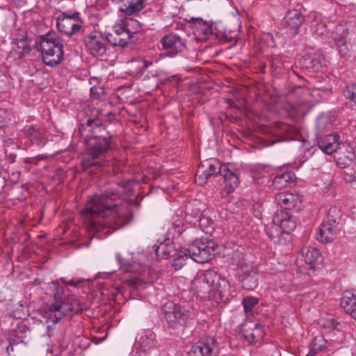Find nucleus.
<instances>
[{"label": "nucleus", "instance_id": "obj_24", "mask_svg": "<svg viewBox=\"0 0 356 356\" xmlns=\"http://www.w3.org/2000/svg\"><path fill=\"white\" fill-rule=\"evenodd\" d=\"M275 200L286 210L295 209L301 204V199L298 195L291 193H278L275 196Z\"/></svg>", "mask_w": 356, "mask_h": 356}, {"label": "nucleus", "instance_id": "obj_45", "mask_svg": "<svg viewBox=\"0 0 356 356\" xmlns=\"http://www.w3.org/2000/svg\"><path fill=\"white\" fill-rule=\"evenodd\" d=\"M343 179L346 183H353L355 182V177L353 176V172H343Z\"/></svg>", "mask_w": 356, "mask_h": 356}, {"label": "nucleus", "instance_id": "obj_3", "mask_svg": "<svg viewBox=\"0 0 356 356\" xmlns=\"http://www.w3.org/2000/svg\"><path fill=\"white\" fill-rule=\"evenodd\" d=\"M38 49L40 51L43 62L47 65H56L63 59V44L53 34H47L42 37Z\"/></svg>", "mask_w": 356, "mask_h": 356}, {"label": "nucleus", "instance_id": "obj_30", "mask_svg": "<svg viewBox=\"0 0 356 356\" xmlns=\"http://www.w3.org/2000/svg\"><path fill=\"white\" fill-rule=\"evenodd\" d=\"M121 3L119 10L131 15L138 13L144 7V0H115Z\"/></svg>", "mask_w": 356, "mask_h": 356}, {"label": "nucleus", "instance_id": "obj_7", "mask_svg": "<svg viewBox=\"0 0 356 356\" xmlns=\"http://www.w3.org/2000/svg\"><path fill=\"white\" fill-rule=\"evenodd\" d=\"M219 346L215 337L208 336L191 346L189 356H217Z\"/></svg>", "mask_w": 356, "mask_h": 356}, {"label": "nucleus", "instance_id": "obj_1", "mask_svg": "<svg viewBox=\"0 0 356 356\" xmlns=\"http://www.w3.org/2000/svg\"><path fill=\"white\" fill-rule=\"evenodd\" d=\"M191 289L201 299L225 305L231 298L229 282L213 270L200 271L191 282Z\"/></svg>", "mask_w": 356, "mask_h": 356}, {"label": "nucleus", "instance_id": "obj_17", "mask_svg": "<svg viewBox=\"0 0 356 356\" xmlns=\"http://www.w3.org/2000/svg\"><path fill=\"white\" fill-rule=\"evenodd\" d=\"M31 50L28 39L24 34L15 38L11 44L10 56L13 59H20Z\"/></svg>", "mask_w": 356, "mask_h": 356}, {"label": "nucleus", "instance_id": "obj_20", "mask_svg": "<svg viewBox=\"0 0 356 356\" xmlns=\"http://www.w3.org/2000/svg\"><path fill=\"white\" fill-rule=\"evenodd\" d=\"M229 264L243 270L254 263L248 259V255L245 252V250L242 247H238L229 254Z\"/></svg>", "mask_w": 356, "mask_h": 356}, {"label": "nucleus", "instance_id": "obj_46", "mask_svg": "<svg viewBox=\"0 0 356 356\" xmlns=\"http://www.w3.org/2000/svg\"><path fill=\"white\" fill-rule=\"evenodd\" d=\"M47 156L44 155H38L33 158H29L26 159L27 162L31 163H37L39 161L42 160H47Z\"/></svg>", "mask_w": 356, "mask_h": 356}, {"label": "nucleus", "instance_id": "obj_43", "mask_svg": "<svg viewBox=\"0 0 356 356\" xmlns=\"http://www.w3.org/2000/svg\"><path fill=\"white\" fill-rule=\"evenodd\" d=\"M6 147V153L9 154L11 156L15 157V154L13 152V150L18 149V145L15 144V141L13 139H8L6 141L5 144Z\"/></svg>", "mask_w": 356, "mask_h": 356}, {"label": "nucleus", "instance_id": "obj_38", "mask_svg": "<svg viewBox=\"0 0 356 356\" xmlns=\"http://www.w3.org/2000/svg\"><path fill=\"white\" fill-rule=\"evenodd\" d=\"M303 63L307 68L318 70L321 67V58L318 55H307L303 58Z\"/></svg>", "mask_w": 356, "mask_h": 356}, {"label": "nucleus", "instance_id": "obj_44", "mask_svg": "<svg viewBox=\"0 0 356 356\" xmlns=\"http://www.w3.org/2000/svg\"><path fill=\"white\" fill-rule=\"evenodd\" d=\"M91 95L92 97L99 99L104 94V90L101 87H92L91 88Z\"/></svg>", "mask_w": 356, "mask_h": 356}, {"label": "nucleus", "instance_id": "obj_16", "mask_svg": "<svg viewBox=\"0 0 356 356\" xmlns=\"http://www.w3.org/2000/svg\"><path fill=\"white\" fill-rule=\"evenodd\" d=\"M85 43L90 53L95 56H102L106 52L104 39L99 33L92 32L86 35Z\"/></svg>", "mask_w": 356, "mask_h": 356}, {"label": "nucleus", "instance_id": "obj_47", "mask_svg": "<svg viewBox=\"0 0 356 356\" xmlns=\"http://www.w3.org/2000/svg\"><path fill=\"white\" fill-rule=\"evenodd\" d=\"M289 131L293 134V136L291 137L293 140H299L300 131L297 128H290Z\"/></svg>", "mask_w": 356, "mask_h": 356}, {"label": "nucleus", "instance_id": "obj_50", "mask_svg": "<svg viewBox=\"0 0 356 356\" xmlns=\"http://www.w3.org/2000/svg\"><path fill=\"white\" fill-rule=\"evenodd\" d=\"M272 67L274 68V69H277V68H279L280 67V66L278 64V62L277 61L276 59H274L273 61H272V65H271Z\"/></svg>", "mask_w": 356, "mask_h": 356}, {"label": "nucleus", "instance_id": "obj_11", "mask_svg": "<svg viewBox=\"0 0 356 356\" xmlns=\"http://www.w3.org/2000/svg\"><path fill=\"white\" fill-rule=\"evenodd\" d=\"M107 40L113 46L124 47L131 42V35L128 33L124 26L120 24L118 19L113 25L112 30L106 35Z\"/></svg>", "mask_w": 356, "mask_h": 356}, {"label": "nucleus", "instance_id": "obj_54", "mask_svg": "<svg viewBox=\"0 0 356 356\" xmlns=\"http://www.w3.org/2000/svg\"><path fill=\"white\" fill-rule=\"evenodd\" d=\"M69 284L72 285H76V283L74 281H71Z\"/></svg>", "mask_w": 356, "mask_h": 356}, {"label": "nucleus", "instance_id": "obj_15", "mask_svg": "<svg viewBox=\"0 0 356 356\" xmlns=\"http://www.w3.org/2000/svg\"><path fill=\"white\" fill-rule=\"evenodd\" d=\"M81 20L76 16H60L57 19V27L60 32L72 35L81 27Z\"/></svg>", "mask_w": 356, "mask_h": 356}, {"label": "nucleus", "instance_id": "obj_26", "mask_svg": "<svg viewBox=\"0 0 356 356\" xmlns=\"http://www.w3.org/2000/svg\"><path fill=\"white\" fill-rule=\"evenodd\" d=\"M341 227L328 222L322 224L316 235L318 241L322 243H330L332 241Z\"/></svg>", "mask_w": 356, "mask_h": 356}, {"label": "nucleus", "instance_id": "obj_42", "mask_svg": "<svg viewBox=\"0 0 356 356\" xmlns=\"http://www.w3.org/2000/svg\"><path fill=\"white\" fill-rule=\"evenodd\" d=\"M319 323L325 327L334 330H337L338 325H339V323L336 321L331 316H327L325 318L320 319Z\"/></svg>", "mask_w": 356, "mask_h": 356}, {"label": "nucleus", "instance_id": "obj_8", "mask_svg": "<svg viewBox=\"0 0 356 356\" xmlns=\"http://www.w3.org/2000/svg\"><path fill=\"white\" fill-rule=\"evenodd\" d=\"M243 337L252 345L260 343L265 336L264 327L250 320H245L238 326Z\"/></svg>", "mask_w": 356, "mask_h": 356}, {"label": "nucleus", "instance_id": "obj_28", "mask_svg": "<svg viewBox=\"0 0 356 356\" xmlns=\"http://www.w3.org/2000/svg\"><path fill=\"white\" fill-rule=\"evenodd\" d=\"M340 305L346 313L356 320V292H344Z\"/></svg>", "mask_w": 356, "mask_h": 356}, {"label": "nucleus", "instance_id": "obj_12", "mask_svg": "<svg viewBox=\"0 0 356 356\" xmlns=\"http://www.w3.org/2000/svg\"><path fill=\"white\" fill-rule=\"evenodd\" d=\"M161 43L165 51V54L170 57L181 52L186 47L182 38L176 33L165 35L161 39Z\"/></svg>", "mask_w": 356, "mask_h": 356}, {"label": "nucleus", "instance_id": "obj_39", "mask_svg": "<svg viewBox=\"0 0 356 356\" xmlns=\"http://www.w3.org/2000/svg\"><path fill=\"white\" fill-rule=\"evenodd\" d=\"M259 299L252 296H246L243 299L242 304L246 314L251 313L252 309L258 304Z\"/></svg>", "mask_w": 356, "mask_h": 356}, {"label": "nucleus", "instance_id": "obj_5", "mask_svg": "<svg viewBox=\"0 0 356 356\" xmlns=\"http://www.w3.org/2000/svg\"><path fill=\"white\" fill-rule=\"evenodd\" d=\"M168 325L172 329L183 328L186 325L191 313L184 307L176 305L172 302H167L161 308Z\"/></svg>", "mask_w": 356, "mask_h": 356}, {"label": "nucleus", "instance_id": "obj_22", "mask_svg": "<svg viewBox=\"0 0 356 356\" xmlns=\"http://www.w3.org/2000/svg\"><path fill=\"white\" fill-rule=\"evenodd\" d=\"M221 175L224 177L225 188L227 193H232L239 184V177L233 166L223 165Z\"/></svg>", "mask_w": 356, "mask_h": 356}, {"label": "nucleus", "instance_id": "obj_51", "mask_svg": "<svg viewBox=\"0 0 356 356\" xmlns=\"http://www.w3.org/2000/svg\"><path fill=\"white\" fill-rule=\"evenodd\" d=\"M116 259H117L118 261L119 262V264H122V260L121 259L120 254H118L116 255Z\"/></svg>", "mask_w": 356, "mask_h": 356}, {"label": "nucleus", "instance_id": "obj_53", "mask_svg": "<svg viewBox=\"0 0 356 356\" xmlns=\"http://www.w3.org/2000/svg\"><path fill=\"white\" fill-rule=\"evenodd\" d=\"M92 122H93V121H92V120H88V124H89V126H90V125H91V123H92Z\"/></svg>", "mask_w": 356, "mask_h": 356}, {"label": "nucleus", "instance_id": "obj_56", "mask_svg": "<svg viewBox=\"0 0 356 356\" xmlns=\"http://www.w3.org/2000/svg\"><path fill=\"white\" fill-rule=\"evenodd\" d=\"M353 176L355 177V182H356V172H353Z\"/></svg>", "mask_w": 356, "mask_h": 356}, {"label": "nucleus", "instance_id": "obj_48", "mask_svg": "<svg viewBox=\"0 0 356 356\" xmlns=\"http://www.w3.org/2000/svg\"><path fill=\"white\" fill-rule=\"evenodd\" d=\"M181 222H179L177 224H174L173 226L175 227V232H176L178 234H181L183 232V228L181 227Z\"/></svg>", "mask_w": 356, "mask_h": 356}, {"label": "nucleus", "instance_id": "obj_36", "mask_svg": "<svg viewBox=\"0 0 356 356\" xmlns=\"http://www.w3.org/2000/svg\"><path fill=\"white\" fill-rule=\"evenodd\" d=\"M329 344L330 343L323 336L316 337L312 343L309 355H314L317 354L318 352L327 348Z\"/></svg>", "mask_w": 356, "mask_h": 356}, {"label": "nucleus", "instance_id": "obj_37", "mask_svg": "<svg viewBox=\"0 0 356 356\" xmlns=\"http://www.w3.org/2000/svg\"><path fill=\"white\" fill-rule=\"evenodd\" d=\"M173 257H175V258L172 261V266L176 270L181 269L186 264V261L190 257L187 250L184 251L177 250V254Z\"/></svg>", "mask_w": 356, "mask_h": 356}, {"label": "nucleus", "instance_id": "obj_41", "mask_svg": "<svg viewBox=\"0 0 356 356\" xmlns=\"http://www.w3.org/2000/svg\"><path fill=\"white\" fill-rule=\"evenodd\" d=\"M345 97L356 104V83H351L343 90Z\"/></svg>", "mask_w": 356, "mask_h": 356}, {"label": "nucleus", "instance_id": "obj_49", "mask_svg": "<svg viewBox=\"0 0 356 356\" xmlns=\"http://www.w3.org/2000/svg\"><path fill=\"white\" fill-rule=\"evenodd\" d=\"M6 126V122L4 119L0 116V134L3 131V128Z\"/></svg>", "mask_w": 356, "mask_h": 356}, {"label": "nucleus", "instance_id": "obj_4", "mask_svg": "<svg viewBox=\"0 0 356 356\" xmlns=\"http://www.w3.org/2000/svg\"><path fill=\"white\" fill-rule=\"evenodd\" d=\"M218 245L212 239L202 237L188 244L187 252L195 261L204 264L211 261Z\"/></svg>", "mask_w": 356, "mask_h": 356}, {"label": "nucleus", "instance_id": "obj_57", "mask_svg": "<svg viewBox=\"0 0 356 356\" xmlns=\"http://www.w3.org/2000/svg\"><path fill=\"white\" fill-rule=\"evenodd\" d=\"M111 222V220L106 221V223L109 224Z\"/></svg>", "mask_w": 356, "mask_h": 356}, {"label": "nucleus", "instance_id": "obj_25", "mask_svg": "<svg viewBox=\"0 0 356 356\" xmlns=\"http://www.w3.org/2000/svg\"><path fill=\"white\" fill-rule=\"evenodd\" d=\"M193 26L194 35L200 41H206L213 34L211 26L202 19H196Z\"/></svg>", "mask_w": 356, "mask_h": 356}, {"label": "nucleus", "instance_id": "obj_6", "mask_svg": "<svg viewBox=\"0 0 356 356\" xmlns=\"http://www.w3.org/2000/svg\"><path fill=\"white\" fill-rule=\"evenodd\" d=\"M88 154L83 160L82 165L85 170L99 163L97 159L109 147V141L105 137H91L87 140Z\"/></svg>", "mask_w": 356, "mask_h": 356}, {"label": "nucleus", "instance_id": "obj_40", "mask_svg": "<svg viewBox=\"0 0 356 356\" xmlns=\"http://www.w3.org/2000/svg\"><path fill=\"white\" fill-rule=\"evenodd\" d=\"M26 135L31 140L36 141L37 143H42L43 139L42 132L34 127H29L26 131Z\"/></svg>", "mask_w": 356, "mask_h": 356}, {"label": "nucleus", "instance_id": "obj_10", "mask_svg": "<svg viewBox=\"0 0 356 356\" xmlns=\"http://www.w3.org/2000/svg\"><path fill=\"white\" fill-rule=\"evenodd\" d=\"M298 265L307 269H315L323 261L320 252L313 247L303 248L298 257Z\"/></svg>", "mask_w": 356, "mask_h": 356}, {"label": "nucleus", "instance_id": "obj_13", "mask_svg": "<svg viewBox=\"0 0 356 356\" xmlns=\"http://www.w3.org/2000/svg\"><path fill=\"white\" fill-rule=\"evenodd\" d=\"M340 136L337 134L320 136L317 138L318 147L327 154L337 153L343 143L339 141Z\"/></svg>", "mask_w": 356, "mask_h": 356}, {"label": "nucleus", "instance_id": "obj_52", "mask_svg": "<svg viewBox=\"0 0 356 356\" xmlns=\"http://www.w3.org/2000/svg\"><path fill=\"white\" fill-rule=\"evenodd\" d=\"M141 63L143 65V67H147L148 64L146 61H142Z\"/></svg>", "mask_w": 356, "mask_h": 356}, {"label": "nucleus", "instance_id": "obj_29", "mask_svg": "<svg viewBox=\"0 0 356 356\" xmlns=\"http://www.w3.org/2000/svg\"><path fill=\"white\" fill-rule=\"evenodd\" d=\"M71 310L72 307L67 302L56 303L49 307L48 317L56 323Z\"/></svg>", "mask_w": 356, "mask_h": 356}, {"label": "nucleus", "instance_id": "obj_14", "mask_svg": "<svg viewBox=\"0 0 356 356\" xmlns=\"http://www.w3.org/2000/svg\"><path fill=\"white\" fill-rule=\"evenodd\" d=\"M242 274L241 283L243 289L252 291L256 289L259 284V268L256 264H252L248 268L241 270Z\"/></svg>", "mask_w": 356, "mask_h": 356}, {"label": "nucleus", "instance_id": "obj_32", "mask_svg": "<svg viewBox=\"0 0 356 356\" xmlns=\"http://www.w3.org/2000/svg\"><path fill=\"white\" fill-rule=\"evenodd\" d=\"M293 181V175L289 172H286L275 176L273 181V186L275 189H282L287 187Z\"/></svg>", "mask_w": 356, "mask_h": 356}, {"label": "nucleus", "instance_id": "obj_31", "mask_svg": "<svg viewBox=\"0 0 356 356\" xmlns=\"http://www.w3.org/2000/svg\"><path fill=\"white\" fill-rule=\"evenodd\" d=\"M177 254V250L170 238H165L157 245V258L165 259Z\"/></svg>", "mask_w": 356, "mask_h": 356}, {"label": "nucleus", "instance_id": "obj_18", "mask_svg": "<svg viewBox=\"0 0 356 356\" xmlns=\"http://www.w3.org/2000/svg\"><path fill=\"white\" fill-rule=\"evenodd\" d=\"M283 22L293 34H297L305 22V16L298 10H291L285 15Z\"/></svg>", "mask_w": 356, "mask_h": 356}, {"label": "nucleus", "instance_id": "obj_2", "mask_svg": "<svg viewBox=\"0 0 356 356\" xmlns=\"http://www.w3.org/2000/svg\"><path fill=\"white\" fill-rule=\"evenodd\" d=\"M109 201L104 195L95 196L82 211V215L91 229L100 231L102 227L101 219L108 217V213L112 214V218L115 216V212L111 207Z\"/></svg>", "mask_w": 356, "mask_h": 356}, {"label": "nucleus", "instance_id": "obj_23", "mask_svg": "<svg viewBox=\"0 0 356 356\" xmlns=\"http://www.w3.org/2000/svg\"><path fill=\"white\" fill-rule=\"evenodd\" d=\"M335 159L338 165L341 168L349 166L355 159L353 147L343 143L335 154Z\"/></svg>", "mask_w": 356, "mask_h": 356}, {"label": "nucleus", "instance_id": "obj_27", "mask_svg": "<svg viewBox=\"0 0 356 356\" xmlns=\"http://www.w3.org/2000/svg\"><path fill=\"white\" fill-rule=\"evenodd\" d=\"M311 19V29L312 31L322 38L326 37L329 33V29L327 27L321 14L316 12L309 14Z\"/></svg>", "mask_w": 356, "mask_h": 356}, {"label": "nucleus", "instance_id": "obj_21", "mask_svg": "<svg viewBox=\"0 0 356 356\" xmlns=\"http://www.w3.org/2000/svg\"><path fill=\"white\" fill-rule=\"evenodd\" d=\"M348 29L345 25L339 24L337 26L334 33V40L339 54L344 56L348 51L347 47Z\"/></svg>", "mask_w": 356, "mask_h": 356}, {"label": "nucleus", "instance_id": "obj_34", "mask_svg": "<svg viewBox=\"0 0 356 356\" xmlns=\"http://www.w3.org/2000/svg\"><path fill=\"white\" fill-rule=\"evenodd\" d=\"M327 221L330 223L337 225L341 227L343 222V213L341 208L338 206H332L327 212Z\"/></svg>", "mask_w": 356, "mask_h": 356}, {"label": "nucleus", "instance_id": "obj_35", "mask_svg": "<svg viewBox=\"0 0 356 356\" xmlns=\"http://www.w3.org/2000/svg\"><path fill=\"white\" fill-rule=\"evenodd\" d=\"M119 21L120 22V24L124 26V29L127 33H130L131 37L133 34L138 32L140 30V23L131 17L121 18L119 19Z\"/></svg>", "mask_w": 356, "mask_h": 356}, {"label": "nucleus", "instance_id": "obj_19", "mask_svg": "<svg viewBox=\"0 0 356 356\" xmlns=\"http://www.w3.org/2000/svg\"><path fill=\"white\" fill-rule=\"evenodd\" d=\"M274 221L278 223L284 233H290L296 227V220L287 211L278 210L274 216Z\"/></svg>", "mask_w": 356, "mask_h": 356}, {"label": "nucleus", "instance_id": "obj_33", "mask_svg": "<svg viewBox=\"0 0 356 356\" xmlns=\"http://www.w3.org/2000/svg\"><path fill=\"white\" fill-rule=\"evenodd\" d=\"M266 233L270 238V239L275 243H280V238L284 232L279 225L278 223H275L274 218H273L272 222L269 223L266 227Z\"/></svg>", "mask_w": 356, "mask_h": 356}, {"label": "nucleus", "instance_id": "obj_55", "mask_svg": "<svg viewBox=\"0 0 356 356\" xmlns=\"http://www.w3.org/2000/svg\"><path fill=\"white\" fill-rule=\"evenodd\" d=\"M163 57H165V54H160V58H163Z\"/></svg>", "mask_w": 356, "mask_h": 356}, {"label": "nucleus", "instance_id": "obj_9", "mask_svg": "<svg viewBox=\"0 0 356 356\" xmlns=\"http://www.w3.org/2000/svg\"><path fill=\"white\" fill-rule=\"evenodd\" d=\"M223 165L216 159H210L201 163L196 173L195 181L199 185H203L211 176L221 174Z\"/></svg>", "mask_w": 356, "mask_h": 356}]
</instances>
